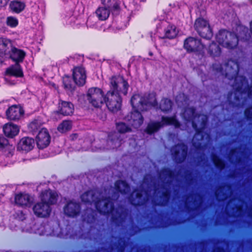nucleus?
<instances>
[{"label": "nucleus", "instance_id": "obj_26", "mask_svg": "<svg viewBox=\"0 0 252 252\" xmlns=\"http://www.w3.org/2000/svg\"><path fill=\"white\" fill-rule=\"evenodd\" d=\"M60 113L63 115H70L74 111V107L72 103L69 102L63 101L59 104Z\"/></svg>", "mask_w": 252, "mask_h": 252}, {"label": "nucleus", "instance_id": "obj_59", "mask_svg": "<svg viewBox=\"0 0 252 252\" xmlns=\"http://www.w3.org/2000/svg\"><path fill=\"white\" fill-rule=\"evenodd\" d=\"M250 0V1L251 2V3H252V0Z\"/></svg>", "mask_w": 252, "mask_h": 252}, {"label": "nucleus", "instance_id": "obj_52", "mask_svg": "<svg viewBox=\"0 0 252 252\" xmlns=\"http://www.w3.org/2000/svg\"><path fill=\"white\" fill-rule=\"evenodd\" d=\"M250 30H251V32L252 33V21L251 22V24H250Z\"/></svg>", "mask_w": 252, "mask_h": 252}, {"label": "nucleus", "instance_id": "obj_35", "mask_svg": "<svg viewBox=\"0 0 252 252\" xmlns=\"http://www.w3.org/2000/svg\"><path fill=\"white\" fill-rule=\"evenodd\" d=\"M178 31L174 26H171L167 28L165 32V36L168 38H174L178 34Z\"/></svg>", "mask_w": 252, "mask_h": 252}, {"label": "nucleus", "instance_id": "obj_47", "mask_svg": "<svg viewBox=\"0 0 252 252\" xmlns=\"http://www.w3.org/2000/svg\"><path fill=\"white\" fill-rule=\"evenodd\" d=\"M195 199H196V196L194 197L193 196H191L189 197L186 200V205L187 206L189 205V203L191 202L190 199H191V201L194 200L193 203L195 204V203L196 202Z\"/></svg>", "mask_w": 252, "mask_h": 252}, {"label": "nucleus", "instance_id": "obj_58", "mask_svg": "<svg viewBox=\"0 0 252 252\" xmlns=\"http://www.w3.org/2000/svg\"><path fill=\"white\" fill-rule=\"evenodd\" d=\"M112 197L114 199L115 198V196L112 195Z\"/></svg>", "mask_w": 252, "mask_h": 252}, {"label": "nucleus", "instance_id": "obj_5", "mask_svg": "<svg viewBox=\"0 0 252 252\" xmlns=\"http://www.w3.org/2000/svg\"><path fill=\"white\" fill-rule=\"evenodd\" d=\"M10 51V53L7 56L9 55L10 57L16 62H22L25 56V53L24 51L12 47ZM6 74L9 76L21 77L23 76V72L20 65L16 63L15 64L6 69Z\"/></svg>", "mask_w": 252, "mask_h": 252}, {"label": "nucleus", "instance_id": "obj_50", "mask_svg": "<svg viewBox=\"0 0 252 252\" xmlns=\"http://www.w3.org/2000/svg\"><path fill=\"white\" fill-rule=\"evenodd\" d=\"M236 201V200H234L233 201H231L230 202H229L228 205H227L226 206V211H227L228 212L229 211V208L230 207V206H231L232 204L233 203V202H235Z\"/></svg>", "mask_w": 252, "mask_h": 252}, {"label": "nucleus", "instance_id": "obj_6", "mask_svg": "<svg viewBox=\"0 0 252 252\" xmlns=\"http://www.w3.org/2000/svg\"><path fill=\"white\" fill-rule=\"evenodd\" d=\"M131 104L135 110L146 111L151 106H155L157 101L154 94H149L148 97L135 94L131 99Z\"/></svg>", "mask_w": 252, "mask_h": 252}, {"label": "nucleus", "instance_id": "obj_7", "mask_svg": "<svg viewBox=\"0 0 252 252\" xmlns=\"http://www.w3.org/2000/svg\"><path fill=\"white\" fill-rule=\"evenodd\" d=\"M131 104L135 110L146 111L151 106H155L157 101L154 94H149L148 97L135 94L131 99Z\"/></svg>", "mask_w": 252, "mask_h": 252}, {"label": "nucleus", "instance_id": "obj_45", "mask_svg": "<svg viewBox=\"0 0 252 252\" xmlns=\"http://www.w3.org/2000/svg\"><path fill=\"white\" fill-rule=\"evenodd\" d=\"M182 97H184V94H180L179 95L177 96L176 97L177 103H178V105L180 106H181V104L183 105L184 104H187V101L185 99L184 100V103L183 102H182V100H181V98H182Z\"/></svg>", "mask_w": 252, "mask_h": 252}, {"label": "nucleus", "instance_id": "obj_16", "mask_svg": "<svg viewBox=\"0 0 252 252\" xmlns=\"http://www.w3.org/2000/svg\"><path fill=\"white\" fill-rule=\"evenodd\" d=\"M50 142V137L46 128H42L36 136L37 145L39 149H43L49 145Z\"/></svg>", "mask_w": 252, "mask_h": 252}, {"label": "nucleus", "instance_id": "obj_42", "mask_svg": "<svg viewBox=\"0 0 252 252\" xmlns=\"http://www.w3.org/2000/svg\"><path fill=\"white\" fill-rule=\"evenodd\" d=\"M213 160L215 165L220 169H222L224 166L223 162L216 155H213Z\"/></svg>", "mask_w": 252, "mask_h": 252}, {"label": "nucleus", "instance_id": "obj_15", "mask_svg": "<svg viewBox=\"0 0 252 252\" xmlns=\"http://www.w3.org/2000/svg\"><path fill=\"white\" fill-rule=\"evenodd\" d=\"M171 153L176 161L181 162L186 157L187 147L184 144H178L172 149Z\"/></svg>", "mask_w": 252, "mask_h": 252}, {"label": "nucleus", "instance_id": "obj_20", "mask_svg": "<svg viewBox=\"0 0 252 252\" xmlns=\"http://www.w3.org/2000/svg\"><path fill=\"white\" fill-rule=\"evenodd\" d=\"M73 77L76 85L78 86L84 85L86 79L84 68L82 67H75L73 70Z\"/></svg>", "mask_w": 252, "mask_h": 252}, {"label": "nucleus", "instance_id": "obj_29", "mask_svg": "<svg viewBox=\"0 0 252 252\" xmlns=\"http://www.w3.org/2000/svg\"><path fill=\"white\" fill-rule=\"evenodd\" d=\"M116 189L122 194H126L129 192L130 188L125 181H119L115 183Z\"/></svg>", "mask_w": 252, "mask_h": 252}, {"label": "nucleus", "instance_id": "obj_46", "mask_svg": "<svg viewBox=\"0 0 252 252\" xmlns=\"http://www.w3.org/2000/svg\"><path fill=\"white\" fill-rule=\"evenodd\" d=\"M245 115L249 119H252V107L245 111Z\"/></svg>", "mask_w": 252, "mask_h": 252}, {"label": "nucleus", "instance_id": "obj_13", "mask_svg": "<svg viewBox=\"0 0 252 252\" xmlns=\"http://www.w3.org/2000/svg\"><path fill=\"white\" fill-rule=\"evenodd\" d=\"M204 47V43L193 37L187 38L184 42V47L189 52H202Z\"/></svg>", "mask_w": 252, "mask_h": 252}, {"label": "nucleus", "instance_id": "obj_56", "mask_svg": "<svg viewBox=\"0 0 252 252\" xmlns=\"http://www.w3.org/2000/svg\"><path fill=\"white\" fill-rule=\"evenodd\" d=\"M89 219H90V218H89V219H88L87 220V221H88V222H91V221H90V220H89Z\"/></svg>", "mask_w": 252, "mask_h": 252}, {"label": "nucleus", "instance_id": "obj_1", "mask_svg": "<svg viewBox=\"0 0 252 252\" xmlns=\"http://www.w3.org/2000/svg\"><path fill=\"white\" fill-rule=\"evenodd\" d=\"M174 179V175L169 169L162 170L159 176L158 187L155 183L152 177L149 175L145 176L142 187H148L147 190L144 191L135 190L131 194L129 199L131 204L134 205H140L144 203L150 198L152 191L154 196H159L162 201H160L158 204L164 205L169 199V191L168 187L170 183Z\"/></svg>", "mask_w": 252, "mask_h": 252}, {"label": "nucleus", "instance_id": "obj_39", "mask_svg": "<svg viewBox=\"0 0 252 252\" xmlns=\"http://www.w3.org/2000/svg\"><path fill=\"white\" fill-rule=\"evenodd\" d=\"M71 127V122L68 121H64L59 126L58 129L59 131L63 133L70 130Z\"/></svg>", "mask_w": 252, "mask_h": 252}, {"label": "nucleus", "instance_id": "obj_31", "mask_svg": "<svg viewBox=\"0 0 252 252\" xmlns=\"http://www.w3.org/2000/svg\"><path fill=\"white\" fill-rule=\"evenodd\" d=\"M172 102L167 98L162 99L159 103V108L163 112H168L171 110Z\"/></svg>", "mask_w": 252, "mask_h": 252}, {"label": "nucleus", "instance_id": "obj_25", "mask_svg": "<svg viewBox=\"0 0 252 252\" xmlns=\"http://www.w3.org/2000/svg\"><path fill=\"white\" fill-rule=\"evenodd\" d=\"M3 130L6 136L12 138L18 134L19 128L17 125L10 123L3 126Z\"/></svg>", "mask_w": 252, "mask_h": 252}, {"label": "nucleus", "instance_id": "obj_43", "mask_svg": "<svg viewBox=\"0 0 252 252\" xmlns=\"http://www.w3.org/2000/svg\"><path fill=\"white\" fill-rule=\"evenodd\" d=\"M198 22H199V24L200 25L199 27H200L201 28H204L205 26H206V25H207L209 24L208 23L207 21L204 20V19L198 18V19H196L195 22L194 27H195V30L197 31V32L198 31V28L197 27V23Z\"/></svg>", "mask_w": 252, "mask_h": 252}, {"label": "nucleus", "instance_id": "obj_24", "mask_svg": "<svg viewBox=\"0 0 252 252\" xmlns=\"http://www.w3.org/2000/svg\"><path fill=\"white\" fill-rule=\"evenodd\" d=\"M12 46L10 41L6 38H0V63L3 62V56L8 55Z\"/></svg>", "mask_w": 252, "mask_h": 252}, {"label": "nucleus", "instance_id": "obj_14", "mask_svg": "<svg viewBox=\"0 0 252 252\" xmlns=\"http://www.w3.org/2000/svg\"><path fill=\"white\" fill-rule=\"evenodd\" d=\"M34 214L38 217L45 218L48 217L52 210L51 207L48 204L41 201L35 204L32 208Z\"/></svg>", "mask_w": 252, "mask_h": 252}, {"label": "nucleus", "instance_id": "obj_19", "mask_svg": "<svg viewBox=\"0 0 252 252\" xmlns=\"http://www.w3.org/2000/svg\"><path fill=\"white\" fill-rule=\"evenodd\" d=\"M15 202L19 206L29 207L33 202V198L28 193H20L16 195Z\"/></svg>", "mask_w": 252, "mask_h": 252}, {"label": "nucleus", "instance_id": "obj_10", "mask_svg": "<svg viewBox=\"0 0 252 252\" xmlns=\"http://www.w3.org/2000/svg\"><path fill=\"white\" fill-rule=\"evenodd\" d=\"M104 102L110 111L117 112L121 107L122 97L120 94L110 91L105 97Z\"/></svg>", "mask_w": 252, "mask_h": 252}, {"label": "nucleus", "instance_id": "obj_23", "mask_svg": "<svg viewBox=\"0 0 252 252\" xmlns=\"http://www.w3.org/2000/svg\"><path fill=\"white\" fill-rule=\"evenodd\" d=\"M79 204L70 201L64 207V213L69 217H74L78 215L80 212Z\"/></svg>", "mask_w": 252, "mask_h": 252}, {"label": "nucleus", "instance_id": "obj_40", "mask_svg": "<svg viewBox=\"0 0 252 252\" xmlns=\"http://www.w3.org/2000/svg\"><path fill=\"white\" fill-rule=\"evenodd\" d=\"M240 30L241 31L240 32L238 38L239 37L240 39L247 40L249 38V34L248 33V29L245 27H240Z\"/></svg>", "mask_w": 252, "mask_h": 252}, {"label": "nucleus", "instance_id": "obj_49", "mask_svg": "<svg viewBox=\"0 0 252 252\" xmlns=\"http://www.w3.org/2000/svg\"><path fill=\"white\" fill-rule=\"evenodd\" d=\"M9 0H0V4L1 6H4L7 4Z\"/></svg>", "mask_w": 252, "mask_h": 252}, {"label": "nucleus", "instance_id": "obj_28", "mask_svg": "<svg viewBox=\"0 0 252 252\" xmlns=\"http://www.w3.org/2000/svg\"><path fill=\"white\" fill-rule=\"evenodd\" d=\"M199 22H198L197 23V26L198 28V31H197V32L199 34L204 38L208 39H210L213 35V33L209 24H208L202 28L199 27Z\"/></svg>", "mask_w": 252, "mask_h": 252}, {"label": "nucleus", "instance_id": "obj_57", "mask_svg": "<svg viewBox=\"0 0 252 252\" xmlns=\"http://www.w3.org/2000/svg\"><path fill=\"white\" fill-rule=\"evenodd\" d=\"M118 5H116L115 6V8L117 9L118 8Z\"/></svg>", "mask_w": 252, "mask_h": 252}, {"label": "nucleus", "instance_id": "obj_37", "mask_svg": "<svg viewBox=\"0 0 252 252\" xmlns=\"http://www.w3.org/2000/svg\"><path fill=\"white\" fill-rule=\"evenodd\" d=\"M41 126L42 123L40 121L34 120L30 124L29 128L32 132L36 133L41 130Z\"/></svg>", "mask_w": 252, "mask_h": 252}, {"label": "nucleus", "instance_id": "obj_32", "mask_svg": "<svg viewBox=\"0 0 252 252\" xmlns=\"http://www.w3.org/2000/svg\"><path fill=\"white\" fill-rule=\"evenodd\" d=\"M10 7L13 11L18 13L24 9L25 4L21 1L14 0L11 2Z\"/></svg>", "mask_w": 252, "mask_h": 252}, {"label": "nucleus", "instance_id": "obj_30", "mask_svg": "<svg viewBox=\"0 0 252 252\" xmlns=\"http://www.w3.org/2000/svg\"><path fill=\"white\" fill-rule=\"evenodd\" d=\"M228 192V193H231L230 189L229 187H223L219 189L216 192V195L217 199L219 200H223L226 199L227 195L226 192L225 193L224 192Z\"/></svg>", "mask_w": 252, "mask_h": 252}, {"label": "nucleus", "instance_id": "obj_21", "mask_svg": "<svg viewBox=\"0 0 252 252\" xmlns=\"http://www.w3.org/2000/svg\"><path fill=\"white\" fill-rule=\"evenodd\" d=\"M34 146L33 139L28 137H24L20 140L17 145V150L20 151L29 152L32 149Z\"/></svg>", "mask_w": 252, "mask_h": 252}, {"label": "nucleus", "instance_id": "obj_8", "mask_svg": "<svg viewBox=\"0 0 252 252\" xmlns=\"http://www.w3.org/2000/svg\"><path fill=\"white\" fill-rule=\"evenodd\" d=\"M216 39L220 45L229 49L236 47L238 43V36L226 30L220 31L217 34Z\"/></svg>", "mask_w": 252, "mask_h": 252}, {"label": "nucleus", "instance_id": "obj_38", "mask_svg": "<svg viewBox=\"0 0 252 252\" xmlns=\"http://www.w3.org/2000/svg\"><path fill=\"white\" fill-rule=\"evenodd\" d=\"M117 129L121 133H125L131 131V128L130 126L126 125L125 123H119L117 124Z\"/></svg>", "mask_w": 252, "mask_h": 252}, {"label": "nucleus", "instance_id": "obj_11", "mask_svg": "<svg viewBox=\"0 0 252 252\" xmlns=\"http://www.w3.org/2000/svg\"><path fill=\"white\" fill-rule=\"evenodd\" d=\"M111 90L120 95H126L129 88L127 81L120 76H113L110 79Z\"/></svg>", "mask_w": 252, "mask_h": 252}, {"label": "nucleus", "instance_id": "obj_44", "mask_svg": "<svg viewBox=\"0 0 252 252\" xmlns=\"http://www.w3.org/2000/svg\"><path fill=\"white\" fill-rule=\"evenodd\" d=\"M8 145L7 140L2 136H0V148H3Z\"/></svg>", "mask_w": 252, "mask_h": 252}, {"label": "nucleus", "instance_id": "obj_2", "mask_svg": "<svg viewBox=\"0 0 252 252\" xmlns=\"http://www.w3.org/2000/svg\"><path fill=\"white\" fill-rule=\"evenodd\" d=\"M213 68L222 75H225L229 79L235 78V84H233V87L235 92L234 94H230L229 98L231 100L234 97L236 101H240V99L246 96L252 98V86L248 89V82L245 78L241 76L236 77L239 70L236 62L230 60L221 65L216 64Z\"/></svg>", "mask_w": 252, "mask_h": 252}, {"label": "nucleus", "instance_id": "obj_53", "mask_svg": "<svg viewBox=\"0 0 252 252\" xmlns=\"http://www.w3.org/2000/svg\"><path fill=\"white\" fill-rule=\"evenodd\" d=\"M120 249V250H121V252H122V251H123V250H124V247H123V246H121Z\"/></svg>", "mask_w": 252, "mask_h": 252}, {"label": "nucleus", "instance_id": "obj_18", "mask_svg": "<svg viewBox=\"0 0 252 252\" xmlns=\"http://www.w3.org/2000/svg\"><path fill=\"white\" fill-rule=\"evenodd\" d=\"M126 119L129 122V125L135 128L139 127L143 122V117L137 110L131 112Z\"/></svg>", "mask_w": 252, "mask_h": 252}, {"label": "nucleus", "instance_id": "obj_17", "mask_svg": "<svg viewBox=\"0 0 252 252\" xmlns=\"http://www.w3.org/2000/svg\"><path fill=\"white\" fill-rule=\"evenodd\" d=\"M40 200L45 203L48 204L50 207L56 204L58 200V195L56 192L51 189L42 191L40 195Z\"/></svg>", "mask_w": 252, "mask_h": 252}, {"label": "nucleus", "instance_id": "obj_33", "mask_svg": "<svg viewBox=\"0 0 252 252\" xmlns=\"http://www.w3.org/2000/svg\"><path fill=\"white\" fill-rule=\"evenodd\" d=\"M96 14L101 20H105L108 18L110 11L105 7H99L96 11Z\"/></svg>", "mask_w": 252, "mask_h": 252}, {"label": "nucleus", "instance_id": "obj_22", "mask_svg": "<svg viewBox=\"0 0 252 252\" xmlns=\"http://www.w3.org/2000/svg\"><path fill=\"white\" fill-rule=\"evenodd\" d=\"M24 114L22 108L17 105H13L6 111V116L11 120H17L20 119Z\"/></svg>", "mask_w": 252, "mask_h": 252}, {"label": "nucleus", "instance_id": "obj_36", "mask_svg": "<svg viewBox=\"0 0 252 252\" xmlns=\"http://www.w3.org/2000/svg\"><path fill=\"white\" fill-rule=\"evenodd\" d=\"M209 52L213 56H218L220 54V49L216 43L213 42L209 46Z\"/></svg>", "mask_w": 252, "mask_h": 252}, {"label": "nucleus", "instance_id": "obj_9", "mask_svg": "<svg viewBox=\"0 0 252 252\" xmlns=\"http://www.w3.org/2000/svg\"><path fill=\"white\" fill-rule=\"evenodd\" d=\"M168 125H173L175 127H179L180 123L175 116L172 117L163 116L160 122L149 124L146 128V131L148 134H152L157 131L161 127Z\"/></svg>", "mask_w": 252, "mask_h": 252}, {"label": "nucleus", "instance_id": "obj_55", "mask_svg": "<svg viewBox=\"0 0 252 252\" xmlns=\"http://www.w3.org/2000/svg\"><path fill=\"white\" fill-rule=\"evenodd\" d=\"M234 103H235L236 104H238V105L240 104V103H237V102H234Z\"/></svg>", "mask_w": 252, "mask_h": 252}, {"label": "nucleus", "instance_id": "obj_4", "mask_svg": "<svg viewBox=\"0 0 252 252\" xmlns=\"http://www.w3.org/2000/svg\"><path fill=\"white\" fill-rule=\"evenodd\" d=\"M183 117L188 121H191L193 127L196 130V133L192 139V144L197 149L202 148V145L204 141H208L210 137L208 134L203 135L202 130L205 128L207 121V116L204 115L195 114L194 109L189 107L185 110Z\"/></svg>", "mask_w": 252, "mask_h": 252}, {"label": "nucleus", "instance_id": "obj_12", "mask_svg": "<svg viewBox=\"0 0 252 252\" xmlns=\"http://www.w3.org/2000/svg\"><path fill=\"white\" fill-rule=\"evenodd\" d=\"M87 99L94 107H100L104 101L105 97L102 90L97 88H92L88 90Z\"/></svg>", "mask_w": 252, "mask_h": 252}, {"label": "nucleus", "instance_id": "obj_60", "mask_svg": "<svg viewBox=\"0 0 252 252\" xmlns=\"http://www.w3.org/2000/svg\"><path fill=\"white\" fill-rule=\"evenodd\" d=\"M108 193H109V194H110V190H109Z\"/></svg>", "mask_w": 252, "mask_h": 252}, {"label": "nucleus", "instance_id": "obj_51", "mask_svg": "<svg viewBox=\"0 0 252 252\" xmlns=\"http://www.w3.org/2000/svg\"><path fill=\"white\" fill-rule=\"evenodd\" d=\"M214 252H224L222 250L216 249L214 250Z\"/></svg>", "mask_w": 252, "mask_h": 252}, {"label": "nucleus", "instance_id": "obj_41", "mask_svg": "<svg viewBox=\"0 0 252 252\" xmlns=\"http://www.w3.org/2000/svg\"><path fill=\"white\" fill-rule=\"evenodd\" d=\"M6 24L12 28L15 27L18 24V21L13 17H8L6 19Z\"/></svg>", "mask_w": 252, "mask_h": 252}, {"label": "nucleus", "instance_id": "obj_27", "mask_svg": "<svg viewBox=\"0 0 252 252\" xmlns=\"http://www.w3.org/2000/svg\"><path fill=\"white\" fill-rule=\"evenodd\" d=\"M107 149H115L121 146V140L119 139V135L117 133H114L109 137L107 142Z\"/></svg>", "mask_w": 252, "mask_h": 252}, {"label": "nucleus", "instance_id": "obj_48", "mask_svg": "<svg viewBox=\"0 0 252 252\" xmlns=\"http://www.w3.org/2000/svg\"><path fill=\"white\" fill-rule=\"evenodd\" d=\"M241 210H242V208L240 206H236V207L232 208V214L233 215H234L233 214L234 213H237V212L240 213L241 212Z\"/></svg>", "mask_w": 252, "mask_h": 252}, {"label": "nucleus", "instance_id": "obj_54", "mask_svg": "<svg viewBox=\"0 0 252 252\" xmlns=\"http://www.w3.org/2000/svg\"><path fill=\"white\" fill-rule=\"evenodd\" d=\"M94 219V216H93L91 218V220H90V221L92 222Z\"/></svg>", "mask_w": 252, "mask_h": 252}, {"label": "nucleus", "instance_id": "obj_34", "mask_svg": "<svg viewBox=\"0 0 252 252\" xmlns=\"http://www.w3.org/2000/svg\"><path fill=\"white\" fill-rule=\"evenodd\" d=\"M63 83L66 90L71 91L74 89L76 83L74 80L72 81L71 78L68 76L63 77Z\"/></svg>", "mask_w": 252, "mask_h": 252}, {"label": "nucleus", "instance_id": "obj_3", "mask_svg": "<svg viewBox=\"0 0 252 252\" xmlns=\"http://www.w3.org/2000/svg\"><path fill=\"white\" fill-rule=\"evenodd\" d=\"M104 197L97 191L90 190L84 193L81 196L82 200L87 203L94 202L97 210L101 214L111 213L113 221H122L126 217V213L122 208L114 209L110 198Z\"/></svg>", "mask_w": 252, "mask_h": 252}]
</instances>
